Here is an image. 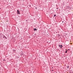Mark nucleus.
Instances as JSON below:
<instances>
[{
	"label": "nucleus",
	"mask_w": 73,
	"mask_h": 73,
	"mask_svg": "<svg viewBox=\"0 0 73 73\" xmlns=\"http://www.w3.org/2000/svg\"><path fill=\"white\" fill-rule=\"evenodd\" d=\"M34 31H37V29H36V28H35L34 29Z\"/></svg>",
	"instance_id": "obj_1"
},
{
	"label": "nucleus",
	"mask_w": 73,
	"mask_h": 73,
	"mask_svg": "<svg viewBox=\"0 0 73 73\" xmlns=\"http://www.w3.org/2000/svg\"><path fill=\"white\" fill-rule=\"evenodd\" d=\"M59 46H60V48H62V45H59Z\"/></svg>",
	"instance_id": "obj_2"
},
{
	"label": "nucleus",
	"mask_w": 73,
	"mask_h": 73,
	"mask_svg": "<svg viewBox=\"0 0 73 73\" xmlns=\"http://www.w3.org/2000/svg\"><path fill=\"white\" fill-rule=\"evenodd\" d=\"M55 16H56V14H55L54 15V17H55Z\"/></svg>",
	"instance_id": "obj_3"
},
{
	"label": "nucleus",
	"mask_w": 73,
	"mask_h": 73,
	"mask_svg": "<svg viewBox=\"0 0 73 73\" xmlns=\"http://www.w3.org/2000/svg\"><path fill=\"white\" fill-rule=\"evenodd\" d=\"M17 12H20V11H19V10H17Z\"/></svg>",
	"instance_id": "obj_4"
},
{
	"label": "nucleus",
	"mask_w": 73,
	"mask_h": 73,
	"mask_svg": "<svg viewBox=\"0 0 73 73\" xmlns=\"http://www.w3.org/2000/svg\"><path fill=\"white\" fill-rule=\"evenodd\" d=\"M5 39H7V37H5Z\"/></svg>",
	"instance_id": "obj_5"
},
{
	"label": "nucleus",
	"mask_w": 73,
	"mask_h": 73,
	"mask_svg": "<svg viewBox=\"0 0 73 73\" xmlns=\"http://www.w3.org/2000/svg\"><path fill=\"white\" fill-rule=\"evenodd\" d=\"M65 53H67V51H66L65 52Z\"/></svg>",
	"instance_id": "obj_6"
},
{
	"label": "nucleus",
	"mask_w": 73,
	"mask_h": 73,
	"mask_svg": "<svg viewBox=\"0 0 73 73\" xmlns=\"http://www.w3.org/2000/svg\"><path fill=\"white\" fill-rule=\"evenodd\" d=\"M20 13H17V14H19Z\"/></svg>",
	"instance_id": "obj_7"
},
{
	"label": "nucleus",
	"mask_w": 73,
	"mask_h": 73,
	"mask_svg": "<svg viewBox=\"0 0 73 73\" xmlns=\"http://www.w3.org/2000/svg\"><path fill=\"white\" fill-rule=\"evenodd\" d=\"M62 23H64V22H63V21H62Z\"/></svg>",
	"instance_id": "obj_8"
},
{
	"label": "nucleus",
	"mask_w": 73,
	"mask_h": 73,
	"mask_svg": "<svg viewBox=\"0 0 73 73\" xmlns=\"http://www.w3.org/2000/svg\"><path fill=\"white\" fill-rule=\"evenodd\" d=\"M67 68H68V67H67Z\"/></svg>",
	"instance_id": "obj_9"
},
{
	"label": "nucleus",
	"mask_w": 73,
	"mask_h": 73,
	"mask_svg": "<svg viewBox=\"0 0 73 73\" xmlns=\"http://www.w3.org/2000/svg\"><path fill=\"white\" fill-rule=\"evenodd\" d=\"M52 71H53V70H52Z\"/></svg>",
	"instance_id": "obj_10"
}]
</instances>
